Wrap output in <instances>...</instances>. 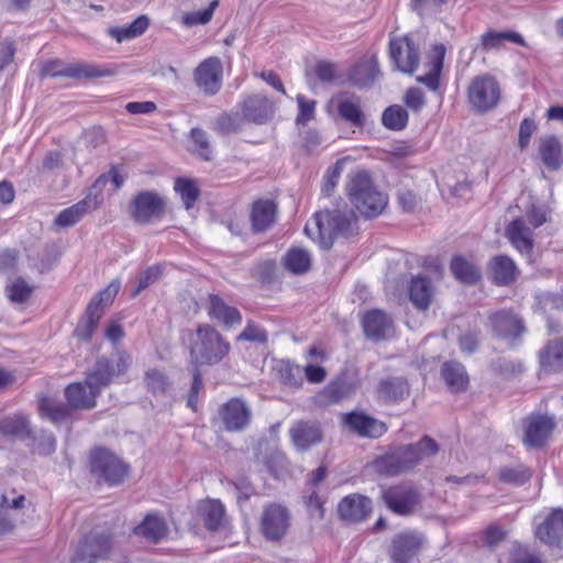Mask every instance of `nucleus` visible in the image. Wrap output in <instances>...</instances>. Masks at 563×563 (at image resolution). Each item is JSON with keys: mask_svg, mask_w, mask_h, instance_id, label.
<instances>
[{"mask_svg": "<svg viewBox=\"0 0 563 563\" xmlns=\"http://www.w3.org/2000/svg\"><path fill=\"white\" fill-rule=\"evenodd\" d=\"M357 230V218L354 211L346 207L317 212L313 222L305 227V233L312 240H316L317 234L318 243L324 250L333 245L334 236L349 238L356 234Z\"/></svg>", "mask_w": 563, "mask_h": 563, "instance_id": "nucleus-1", "label": "nucleus"}, {"mask_svg": "<svg viewBox=\"0 0 563 563\" xmlns=\"http://www.w3.org/2000/svg\"><path fill=\"white\" fill-rule=\"evenodd\" d=\"M439 444L429 435H423L417 443L401 445L391 453L375 460V470L386 476H395L411 471L423 460L435 456Z\"/></svg>", "mask_w": 563, "mask_h": 563, "instance_id": "nucleus-2", "label": "nucleus"}, {"mask_svg": "<svg viewBox=\"0 0 563 563\" xmlns=\"http://www.w3.org/2000/svg\"><path fill=\"white\" fill-rule=\"evenodd\" d=\"M345 189L350 202L365 219L378 217L387 207V195L374 185L366 170L351 173Z\"/></svg>", "mask_w": 563, "mask_h": 563, "instance_id": "nucleus-3", "label": "nucleus"}, {"mask_svg": "<svg viewBox=\"0 0 563 563\" xmlns=\"http://www.w3.org/2000/svg\"><path fill=\"white\" fill-rule=\"evenodd\" d=\"M230 349V343L208 323L199 324L189 334V352L196 364H218L229 354Z\"/></svg>", "mask_w": 563, "mask_h": 563, "instance_id": "nucleus-4", "label": "nucleus"}, {"mask_svg": "<svg viewBox=\"0 0 563 563\" xmlns=\"http://www.w3.org/2000/svg\"><path fill=\"white\" fill-rule=\"evenodd\" d=\"M91 473L109 485L121 484L128 475L129 465L106 449H97L90 456Z\"/></svg>", "mask_w": 563, "mask_h": 563, "instance_id": "nucleus-5", "label": "nucleus"}, {"mask_svg": "<svg viewBox=\"0 0 563 563\" xmlns=\"http://www.w3.org/2000/svg\"><path fill=\"white\" fill-rule=\"evenodd\" d=\"M380 497L387 508L399 516H409L421 505L420 492L405 483L383 488Z\"/></svg>", "mask_w": 563, "mask_h": 563, "instance_id": "nucleus-6", "label": "nucleus"}, {"mask_svg": "<svg viewBox=\"0 0 563 563\" xmlns=\"http://www.w3.org/2000/svg\"><path fill=\"white\" fill-rule=\"evenodd\" d=\"M468 101L477 112H486L497 106L500 99V88L490 75L475 77L467 89Z\"/></svg>", "mask_w": 563, "mask_h": 563, "instance_id": "nucleus-7", "label": "nucleus"}, {"mask_svg": "<svg viewBox=\"0 0 563 563\" xmlns=\"http://www.w3.org/2000/svg\"><path fill=\"white\" fill-rule=\"evenodd\" d=\"M251 420L252 409L242 398H230L219 407L217 421L227 432H242L250 426Z\"/></svg>", "mask_w": 563, "mask_h": 563, "instance_id": "nucleus-8", "label": "nucleus"}, {"mask_svg": "<svg viewBox=\"0 0 563 563\" xmlns=\"http://www.w3.org/2000/svg\"><path fill=\"white\" fill-rule=\"evenodd\" d=\"M164 198L154 191H141L130 203V216L139 224H148L163 218Z\"/></svg>", "mask_w": 563, "mask_h": 563, "instance_id": "nucleus-9", "label": "nucleus"}, {"mask_svg": "<svg viewBox=\"0 0 563 563\" xmlns=\"http://www.w3.org/2000/svg\"><path fill=\"white\" fill-rule=\"evenodd\" d=\"M42 74L49 77L99 78L113 76L114 71L96 64L77 63L65 65L62 62L52 60L42 67Z\"/></svg>", "mask_w": 563, "mask_h": 563, "instance_id": "nucleus-10", "label": "nucleus"}, {"mask_svg": "<svg viewBox=\"0 0 563 563\" xmlns=\"http://www.w3.org/2000/svg\"><path fill=\"white\" fill-rule=\"evenodd\" d=\"M389 56L395 63V68L402 73L412 74L419 66L420 51L409 36L391 38Z\"/></svg>", "mask_w": 563, "mask_h": 563, "instance_id": "nucleus-11", "label": "nucleus"}, {"mask_svg": "<svg viewBox=\"0 0 563 563\" xmlns=\"http://www.w3.org/2000/svg\"><path fill=\"white\" fill-rule=\"evenodd\" d=\"M290 526L288 509L279 504H271L264 508L261 519L263 536L271 541L280 540Z\"/></svg>", "mask_w": 563, "mask_h": 563, "instance_id": "nucleus-12", "label": "nucleus"}, {"mask_svg": "<svg viewBox=\"0 0 563 563\" xmlns=\"http://www.w3.org/2000/svg\"><path fill=\"white\" fill-rule=\"evenodd\" d=\"M424 537L417 531H405L394 537L389 551L391 563H410L421 551Z\"/></svg>", "mask_w": 563, "mask_h": 563, "instance_id": "nucleus-13", "label": "nucleus"}, {"mask_svg": "<svg viewBox=\"0 0 563 563\" xmlns=\"http://www.w3.org/2000/svg\"><path fill=\"white\" fill-rule=\"evenodd\" d=\"M534 533L544 544L563 550V508L552 509L536 525Z\"/></svg>", "mask_w": 563, "mask_h": 563, "instance_id": "nucleus-14", "label": "nucleus"}, {"mask_svg": "<svg viewBox=\"0 0 563 563\" xmlns=\"http://www.w3.org/2000/svg\"><path fill=\"white\" fill-rule=\"evenodd\" d=\"M111 549V541L104 534H89L78 545L74 563H97L107 558Z\"/></svg>", "mask_w": 563, "mask_h": 563, "instance_id": "nucleus-15", "label": "nucleus"}, {"mask_svg": "<svg viewBox=\"0 0 563 563\" xmlns=\"http://www.w3.org/2000/svg\"><path fill=\"white\" fill-rule=\"evenodd\" d=\"M197 86L207 95H216L222 82V65L218 57L205 59L195 70Z\"/></svg>", "mask_w": 563, "mask_h": 563, "instance_id": "nucleus-16", "label": "nucleus"}, {"mask_svg": "<svg viewBox=\"0 0 563 563\" xmlns=\"http://www.w3.org/2000/svg\"><path fill=\"white\" fill-rule=\"evenodd\" d=\"M245 121L265 124L274 114V106L264 95H250L240 103Z\"/></svg>", "mask_w": 563, "mask_h": 563, "instance_id": "nucleus-17", "label": "nucleus"}, {"mask_svg": "<svg viewBox=\"0 0 563 563\" xmlns=\"http://www.w3.org/2000/svg\"><path fill=\"white\" fill-rule=\"evenodd\" d=\"M343 422L350 430L366 438H379L387 430L384 422L363 412L353 411L346 413L344 415Z\"/></svg>", "mask_w": 563, "mask_h": 563, "instance_id": "nucleus-18", "label": "nucleus"}, {"mask_svg": "<svg viewBox=\"0 0 563 563\" xmlns=\"http://www.w3.org/2000/svg\"><path fill=\"white\" fill-rule=\"evenodd\" d=\"M362 325L365 335L375 341L387 339L394 332L391 318L379 309L366 312L362 319Z\"/></svg>", "mask_w": 563, "mask_h": 563, "instance_id": "nucleus-19", "label": "nucleus"}, {"mask_svg": "<svg viewBox=\"0 0 563 563\" xmlns=\"http://www.w3.org/2000/svg\"><path fill=\"white\" fill-rule=\"evenodd\" d=\"M371 511V499L360 494H351L344 497L338 506L340 518L346 522L362 521Z\"/></svg>", "mask_w": 563, "mask_h": 563, "instance_id": "nucleus-20", "label": "nucleus"}, {"mask_svg": "<svg viewBox=\"0 0 563 563\" xmlns=\"http://www.w3.org/2000/svg\"><path fill=\"white\" fill-rule=\"evenodd\" d=\"M489 321L493 331L503 339H515L525 332L522 320L511 311H497L489 317Z\"/></svg>", "mask_w": 563, "mask_h": 563, "instance_id": "nucleus-21", "label": "nucleus"}, {"mask_svg": "<svg viewBox=\"0 0 563 563\" xmlns=\"http://www.w3.org/2000/svg\"><path fill=\"white\" fill-rule=\"evenodd\" d=\"M289 433L299 451H306L322 440V431L317 422L298 421L291 427Z\"/></svg>", "mask_w": 563, "mask_h": 563, "instance_id": "nucleus-22", "label": "nucleus"}, {"mask_svg": "<svg viewBox=\"0 0 563 563\" xmlns=\"http://www.w3.org/2000/svg\"><path fill=\"white\" fill-rule=\"evenodd\" d=\"M554 428V421L548 416L532 417L526 428L523 442L529 448H540L544 444Z\"/></svg>", "mask_w": 563, "mask_h": 563, "instance_id": "nucleus-23", "label": "nucleus"}, {"mask_svg": "<svg viewBox=\"0 0 563 563\" xmlns=\"http://www.w3.org/2000/svg\"><path fill=\"white\" fill-rule=\"evenodd\" d=\"M97 394L84 383H73L65 389V397L71 409L90 410L96 406Z\"/></svg>", "mask_w": 563, "mask_h": 563, "instance_id": "nucleus-24", "label": "nucleus"}, {"mask_svg": "<svg viewBox=\"0 0 563 563\" xmlns=\"http://www.w3.org/2000/svg\"><path fill=\"white\" fill-rule=\"evenodd\" d=\"M114 375L115 372L112 364L107 358L100 357L87 373L85 380L88 387L99 395L100 390L111 383Z\"/></svg>", "mask_w": 563, "mask_h": 563, "instance_id": "nucleus-25", "label": "nucleus"}, {"mask_svg": "<svg viewBox=\"0 0 563 563\" xmlns=\"http://www.w3.org/2000/svg\"><path fill=\"white\" fill-rule=\"evenodd\" d=\"M208 313L225 327H232L242 320L239 310L228 306L218 295L209 296Z\"/></svg>", "mask_w": 563, "mask_h": 563, "instance_id": "nucleus-26", "label": "nucleus"}, {"mask_svg": "<svg viewBox=\"0 0 563 563\" xmlns=\"http://www.w3.org/2000/svg\"><path fill=\"white\" fill-rule=\"evenodd\" d=\"M441 376L452 393L464 390L468 384V375L463 364L448 361L442 364Z\"/></svg>", "mask_w": 563, "mask_h": 563, "instance_id": "nucleus-27", "label": "nucleus"}, {"mask_svg": "<svg viewBox=\"0 0 563 563\" xmlns=\"http://www.w3.org/2000/svg\"><path fill=\"white\" fill-rule=\"evenodd\" d=\"M433 287L428 277L418 275L411 279L409 298L419 310H427L431 303Z\"/></svg>", "mask_w": 563, "mask_h": 563, "instance_id": "nucleus-28", "label": "nucleus"}, {"mask_svg": "<svg viewBox=\"0 0 563 563\" xmlns=\"http://www.w3.org/2000/svg\"><path fill=\"white\" fill-rule=\"evenodd\" d=\"M167 525L165 520L155 515H147L144 520L134 528V534L145 540L157 543L167 536Z\"/></svg>", "mask_w": 563, "mask_h": 563, "instance_id": "nucleus-29", "label": "nucleus"}, {"mask_svg": "<svg viewBox=\"0 0 563 563\" xmlns=\"http://www.w3.org/2000/svg\"><path fill=\"white\" fill-rule=\"evenodd\" d=\"M96 208V205L89 199L85 198L69 208L64 209L54 220V225L57 228H69L79 222L85 214Z\"/></svg>", "mask_w": 563, "mask_h": 563, "instance_id": "nucleus-30", "label": "nucleus"}, {"mask_svg": "<svg viewBox=\"0 0 563 563\" xmlns=\"http://www.w3.org/2000/svg\"><path fill=\"white\" fill-rule=\"evenodd\" d=\"M511 244L522 254H530L533 247L531 232L521 219L514 220L506 229Z\"/></svg>", "mask_w": 563, "mask_h": 563, "instance_id": "nucleus-31", "label": "nucleus"}, {"mask_svg": "<svg viewBox=\"0 0 563 563\" xmlns=\"http://www.w3.org/2000/svg\"><path fill=\"white\" fill-rule=\"evenodd\" d=\"M489 268L493 275V280L497 285H509L516 279V264L506 255L493 257L489 263Z\"/></svg>", "mask_w": 563, "mask_h": 563, "instance_id": "nucleus-32", "label": "nucleus"}, {"mask_svg": "<svg viewBox=\"0 0 563 563\" xmlns=\"http://www.w3.org/2000/svg\"><path fill=\"white\" fill-rule=\"evenodd\" d=\"M379 75V67L376 57L363 59L353 68L350 79L358 87H368L373 85Z\"/></svg>", "mask_w": 563, "mask_h": 563, "instance_id": "nucleus-33", "label": "nucleus"}, {"mask_svg": "<svg viewBox=\"0 0 563 563\" xmlns=\"http://www.w3.org/2000/svg\"><path fill=\"white\" fill-rule=\"evenodd\" d=\"M540 363L545 372H559L563 369V338L550 341L540 352Z\"/></svg>", "mask_w": 563, "mask_h": 563, "instance_id": "nucleus-34", "label": "nucleus"}, {"mask_svg": "<svg viewBox=\"0 0 563 563\" xmlns=\"http://www.w3.org/2000/svg\"><path fill=\"white\" fill-rule=\"evenodd\" d=\"M276 205L272 200H258L252 209V223L255 231H265L274 221Z\"/></svg>", "mask_w": 563, "mask_h": 563, "instance_id": "nucleus-35", "label": "nucleus"}, {"mask_svg": "<svg viewBox=\"0 0 563 563\" xmlns=\"http://www.w3.org/2000/svg\"><path fill=\"white\" fill-rule=\"evenodd\" d=\"M200 512L208 530L217 531L223 527L225 520L224 506L217 499H210L201 504Z\"/></svg>", "mask_w": 563, "mask_h": 563, "instance_id": "nucleus-36", "label": "nucleus"}, {"mask_svg": "<svg viewBox=\"0 0 563 563\" xmlns=\"http://www.w3.org/2000/svg\"><path fill=\"white\" fill-rule=\"evenodd\" d=\"M454 277L463 284L474 285L482 275L479 268L462 256H454L450 264Z\"/></svg>", "mask_w": 563, "mask_h": 563, "instance_id": "nucleus-37", "label": "nucleus"}, {"mask_svg": "<svg viewBox=\"0 0 563 563\" xmlns=\"http://www.w3.org/2000/svg\"><path fill=\"white\" fill-rule=\"evenodd\" d=\"M409 388L405 379L393 377L383 379L378 384V397L385 401H398L408 395Z\"/></svg>", "mask_w": 563, "mask_h": 563, "instance_id": "nucleus-38", "label": "nucleus"}, {"mask_svg": "<svg viewBox=\"0 0 563 563\" xmlns=\"http://www.w3.org/2000/svg\"><path fill=\"white\" fill-rule=\"evenodd\" d=\"M274 369L276 371L279 380L287 387L298 388L303 383L302 367L291 363L290 361H277Z\"/></svg>", "mask_w": 563, "mask_h": 563, "instance_id": "nucleus-39", "label": "nucleus"}, {"mask_svg": "<svg viewBox=\"0 0 563 563\" xmlns=\"http://www.w3.org/2000/svg\"><path fill=\"white\" fill-rule=\"evenodd\" d=\"M150 25L148 18L140 15L131 24L126 26H112L109 27L108 34L113 37L118 43L137 37L142 35Z\"/></svg>", "mask_w": 563, "mask_h": 563, "instance_id": "nucleus-40", "label": "nucleus"}, {"mask_svg": "<svg viewBox=\"0 0 563 563\" xmlns=\"http://www.w3.org/2000/svg\"><path fill=\"white\" fill-rule=\"evenodd\" d=\"M445 47L443 45L434 46V55L431 59V67L426 75L418 76L417 81L424 84L430 90L435 91L439 88L440 73L443 67Z\"/></svg>", "mask_w": 563, "mask_h": 563, "instance_id": "nucleus-41", "label": "nucleus"}, {"mask_svg": "<svg viewBox=\"0 0 563 563\" xmlns=\"http://www.w3.org/2000/svg\"><path fill=\"white\" fill-rule=\"evenodd\" d=\"M25 497L20 495L12 499H9L7 495L1 496L0 503V534L10 531L13 528L14 517L13 511H16L23 507Z\"/></svg>", "mask_w": 563, "mask_h": 563, "instance_id": "nucleus-42", "label": "nucleus"}, {"mask_svg": "<svg viewBox=\"0 0 563 563\" xmlns=\"http://www.w3.org/2000/svg\"><path fill=\"white\" fill-rule=\"evenodd\" d=\"M103 308H98V302L90 301L86 316L82 321H80L75 330V334L77 338L81 340H89L97 327L99 319L101 318Z\"/></svg>", "mask_w": 563, "mask_h": 563, "instance_id": "nucleus-43", "label": "nucleus"}, {"mask_svg": "<svg viewBox=\"0 0 563 563\" xmlns=\"http://www.w3.org/2000/svg\"><path fill=\"white\" fill-rule=\"evenodd\" d=\"M0 433L3 435L24 438L31 433L29 419L21 413L0 420Z\"/></svg>", "mask_w": 563, "mask_h": 563, "instance_id": "nucleus-44", "label": "nucleus"}, {"mask_svg": "<svg viewBox=\"0 0 563 563\" xmlns=\"http://www.w3.org/2000/svg\"><path fill=\"white\" fill-rule=\"evenodd\" d=\"M531 476L532 471L522 464L503 466L498 470L499 481L509 485H523L531 478Z\"/></svg>", "mask_w": 563, "mask_h": 563, "instance_id": "nucleus-45", "label": "nucleus"}, {"mask_svg": "<svg viewBox=\"0 0 563 563\" xmlns=\"http://www.w3.org/2000/svg\"><path fill=\"white\" fill-rule=\"evenodd\" d=\"M38 409L44 418H47L55 424L63 423L69 419L70 410L67 406L56 402L49 398L40 401Z\"/></svg>", "mask_w": 563, "mask_h": 563, "instance_id": "nucleus-46", "label": "nucleus"}, {"mask_svg": "<svg viewBox=\"0 0 563 563\" xmlns=\"http://www.w3.org/2000/svg\"><path fill=\"white\" fill-rule=\"evenodd\" d=\"M539 152L544 165L549 168L558 169L561 166V148L559 141L554 136H548L541 140Z\"/></svg>", "mask_w": 563, "mask_h": 563, "instance_id": "nucleus-47", "label": "nucleus"}, {"mask_svg": "<svg viewBox=\"0 0 563 563\" xmlns=\"http://www.w3.org/2000/svg\"><path fill=\"white\" fill-rule=\"evenodd\" d=\"M284 264L288 271L294 274H303L309 271L311 265V256L308 251L295 247L288 251L285 256Z\"/></svg>", "mask_w": 563, "mask_h": 563, "instance_id": "nucleus-48", "label": "nucleus"}, {"mask_svg": "<svg viewBox=\"0 0 563 563\" xmlns=\"http://www.w3.org/2000/svg\"><path fill=\"white\" fill-rule=\"evenodd\" d=\"M505 41H509L519 45H525L526 42L523 37L516 32L507 31V32H487L482 35V47L485 51H490L498 48L503 45Z\"/></svg>", "mask_w": 563, "mask_h": 563, "instance_id": "nucleus-49", "label": "nucleus"}, {"mask_svg": "<svg viewBox=\"0 0 563 563\" xmlns=\"http://www.w3.org/2000/svg\"><path fill=\"white\" fill-rule=\"evenodd\" d=\"M382 121L387 129L400 131L407 125L408 113L400 106H390L384 111Z\"/></svg>", "mask_w": 563, "mask_h": 563, "instance_id": "nucleus-50", "label": "nucleus"}, {"mask_svg": "<svg viewBox=\"0 0 563 563\" xmlns=\"http://www.w3.org/2000/svg\"><path fill=\"white\" fill-rule=\"evenodd\" d=\"M338 111L345 121L355 126L362 128L365 124V115L361 107L349 99L339 102Z\"/></svg>", "mask_w": 563, "mask_h": 563, "instance_id": "nucleus-51", "label": "nucleus"}, {"mask_svg": "<svg viewBox=\"0 0 563 563\" xmlns=\"http://www.w3.org/2000/svg\"><path fill=\"white\" fill-rule=\"evenodd\" d=\"M244 118L239 112L222 113L216 120V129L222 134L235 133L241 130Z\"/></svg>", "mask_w": 563, "mask_h": 563, "instance_id": "nucleus-52", "label": "nucleus"}, {"mask_svg": "<svg viewBox=\"0 0 563 563\" xmlns=\"http://www.w3.org/2000/svg\"><path fill=\"white\" fill-rule=\"evenodd\" d=\"M219 5V0L210 2L209 7L196 12L186 13L181 18V22L185 26L191 27L195 25H205L209 23L213 16V12Z\"/></svg>", "mask_w": 563, "mask_h": 563, "instance_id": "nucleus-53", "label": "nucleus"}, {"mask_svg": "<svg viewBox=\"0 0 563 563\" xmlns=\"http://www.w3.org/2000/svg\"><path fill=\"white\" fill-rule=\"evenodd\" d=\"M175 190L180 195L186 209H190L199 197V189L194 181L178 178L175 181Z\"/></svg>", "mask_w": 563, "mask_h": 563, "instance_id": "nucleus-54", "label": "nucleus"}, {"mask_svg": "<svg viewBox=\"0 0 563 563\" xmlns=\"http://www.w3.org/2000/svg\"><path fill=\"white\" fill-rule=\"evenodd\" d=\"M33 287L23 278H16L11 285L7 286L8 297L11 301L22 303L31 296Z\"/></svg>", "mask_w": 563, "mask_h": 563, "instance_id": "nucleus-55", "label": "nucleus"}, {"mask_svg": "<svg viewBox=\"0 0 563 563\" xmlns=\"http://www.w3.org/2000/svg\"><path fill=\"white\" fill-rule=\"evenodd\" d=\"M190 136L195 145L194 151L197 152L202 159L210 161L211 151L207 133L202 129L194 128L190 132Z\"/></svg>", "mask_w": 563, "mask_h": 563, "instance_id": "nucleus-56", "label": "nucleus"}, {"mask_svg": "<svg viewBox=\"0 0 563 563\" xmlns=\"http://www.w3.org/2000/svg\"><path fill=\"white\" fill-rule=\"evenodd\" d=\"M145 384L153 394H162L169 386L166 375L157 369H148L145 373Z\"/></svg>", "mask_w": 563, "mask_h": 563, "instance_id": "nucleus-57", "label": "nucleus"}, {"mask_svg": "<svg viewBox=\"0 0 563 563\" xmlns=\"http://www.w3.org/2000/svg\"><path fill=\"white\" fill-rule=\"evenodd\" d=\"M163 274V267L161 265H154L143 272L139 278L137 287L132 291V297H136L141 291L146 289L148 286L158 282Z\"/></svg>", "mask_w": 563, "mask_h": 563, "instance_id": "nucleus-58", "label": "nucleus"}, {"mask_svg": "<svg viewBox=\"0 0 563 563\" xmlns=\"http://www.w3.org/2000/svg\"><path fill=\"white\" fill-rule=\"evenodd\" d=\"M56 450V439L53 433L42 431L34 439V452L40 455H49Z\"/></svg>", "mask_w": 563, "mask_h": 563, "instance_id": "nucleus-59", "label": "nucleus"}, {"mask_svg": "<svg viewBox=\"0 0 563 563\" xmlns=\"http://www.w3.org/2000/svg\"><path fill=\"white\" fill-rule=\"evenodd\" d=\"M313 73L321 82L327 85L333 84L336 79L335 65L327 60L318 62L313 68Z\"/></svg>", "mask_w": 563, "mask_h": 563, "instance_id": "nucleus-60", "label": "nucleus"}, {"mask_svg": "<svg viewBox=\"0 0 563 563\" xmlns=\"http://www.w3.org/2000/svg\"><path fill=\"white\" fill-rule=\"evenodd\" d=\"M511 563H542L541 560L533 553H531L527 547L514 543L510 551Z\"/></svg>", "mask_w": 563, "mask_h": 563, "instance_id": "nucleus-61", "label": "nucleus"}, {"mask_svg": "<svg viewBox=\"0 0 563 563\" xmlns=\"http://www.w3.org/2000/svg\"><path fill=\"white\" fill-rule=\"evenodd\" d=\"M297 102H298L299 113L296 118V122L298 124H306L308 121L313 119L316 101L308 100L302 95H298Z\"/></svg>", "mask_w": 563, "mask_h": 563, "instance_id": "nucleus-62", "label": "nucleus"}, {"mask_svg": "<svg viewBox=\"0 0 563 563\" xmlns=\"http://www.w3.org/2000/svg\"><path fill=\"white\" fill-rule=\"evenodd\" d=\"M342 167L340 166V163L338 162L334 166L328 168L324 175V181L322 186V194L324 196H330L340 178Z\"/></svg>", "mask_w": 563, "mask_h": 563, "instance_id": "nucleus-63", "label": "nucleus"}, {"mask_svg": "<svg viewBox=\"0 0 563 563\" xmlns=\"http://www.w3.org/2000/svg\"><path fill=\"white\" fill-rule=\"evenodd\" d=\"M540 303L545 313H550L554 310L563 311V295L545 294L541 297Z\"/></svg>", "mask_w": 563, "mask_h": 563, "instance_id": "nucleus-64", "label": "nucleus"}]
</instances>
